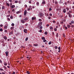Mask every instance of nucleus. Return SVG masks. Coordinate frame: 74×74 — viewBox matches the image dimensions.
Masks as SVG:
<instances>
[{"instance_id":"1","label":"nucleus","mask_w":74,"mask_h":74,"mask_svg":"<svg viewBox=\"0 0 74 74\" xmlns=\"http://www.w3.org/2000/svg\"><path fill=\"white\" fill-rule=\"evenodd\" d=\"M42 22H40L38 24V27H40L41 26V25H42Z\"/></svg>"},{"instance_id":"2","label":"nucleus","mask_w":74,"mask_h":74,"mask_svg":"<svg viewBox=\"0 0 74 74\" xmlns=\"http://www.w3.org/2000/svg\"><path fill=\"white\" fill-rule=\"evenodd\" d=\"M24 32L25 33H27V29H24Z\"/></svg>"},{"instance_id":"3","label":"nucleus","mask_w":74,"mask_h":74,"mask_svg":"<svg viewBox=\"0 0 74 74\" xmlns=\"http://www.w3.org/2000/svg\"><path fill=\"white\" fill-rule=\"evenodd\" d=\"M5 53L6 56H8V51H7L5 52Z\"/></svg>"},{"instance_id":"4","label":"nucleus","mask_w":74,"mask_h":74,"mask_svg":"<svg viewBox=\"0 0 74 74\" xmlns=\"http://www.w3.org/2000/svg\"><path fill=\"white\" fill-rule=\"evenodd\" d=\"M26 14H27V10H25L24 11V15H26Z\"/></svg>"},{"instance_id":"5","label":"nucleus","mask_w":74,"mask_h":74,"mask_svg":"<svg viewBox=\"0 0 74 74\" xmlns=\"http://www.w3.org/2000/svg\"><path fill=\"white\" fill-rule=\"evenodd\" d=\"M31 7H32V6L30 5L29 7V8L27 9L28 11H30L31 10Z\"/></svg>"},{"instance_id":"6","label":"nucleus","mask_w":74,"mask_h":74,"mask_svg":"<svg viewBox=\"0 0 74 74\" xmlns=\"http://www.w3.org/2000/svg\"><path fill=\"white\" fill-rule=\"evenodd\" d=\"M21 22L22 23H25V21H24V20L22 19L21 21Z\"/></svg>"},{"instance_id":"7","label":"nucleus","mask_w":74,"mask_h":74,"mask_svg":"<svg viewBox=\"0 0 74 74\" xmlns=\"http://www.w3.org/2000/svg\"><path fill=\"white\" fill-rule=\"evenodd\" d=\"M63 12H64V13H66V9H64L63 10Z\"/></svg>"},{"instance_id":"8","label":"nucleus","mask_w":74,"mask_h":74,"mask_svg":"<svg viewBox=\"0 0 74 74\" xmlns=\"http://www.w3.org/2000/svg\"><path fill=\"white\" fill-rule=\"evenodd\" d=\"M28 19H29V18L26 17L24 19V20L25 21H27Z\"/></svg>"},{"instance_id":"9","label":"nucleus","mask_w":74,"mask_h":74,"mask_svg":"<svg viewBox=\"0 0 74 74\" xmlns=\"http://www.w3.org/2000/svg\"><path fill=\"white\" fill-rule=\"evenodd\" d=\"M40 16H41V17L42 16H43V14H42V13H40Z\"/></svg>"},{"instance_id":"10","label":"nucleus","mask_w":74,"mask_h":74,"mask_svg":"<svg viewBox=\"0 0 74 74\" xmlns=\"http://www.w3.org/2000/svg\"><path fill=\"white\" fill-rule=\"evenodd\" d=\"M21 11H18L16 12V14H18L19 13H21Z\"/></svg>"},{"instance_id":"11","label":"nucleus","mask_w":74,"mask_h":74,"mask_svg":"<svg viewBox=\"0 0 74 74\" xmlns=\"http://www.w3.org/2000/svg\"><path fill=\"white\" fill-rule=\"evenodd\" d=\"M15 5H12V8L11 9H12V8H15Z\"/></svg>"},{"instance_id":"12","label":"nucleus","mask_w":74,"mask_h":74,"mask_svg":"<svg viewBox=\"0 0 74 74\" xmlns=\"http://www.w3.org/2000/svg\"><path fill=\"white\" fill-rule=\"evenodd\" d=\"M41 39H42V40H45V37H42L41 38Z\"/></svg>"},{"instance_id":"13","label":"nucleus","mask_w":74,"mask_h":74,"mask_svg":"<svg viewBox=\"0 0 74 74\" xmlns=\"http://www.w3.org/2000/svg\"><path fill=\"white\" fill-rule=\"evenodd\" d=\"M5 6H2V10H4V9H5Z\"/></svg>"},{"instance_id":"14","label":"nucleus","mask_w":74,"mask_h":74,"mask_svg":"<svg viewBox=\"0 0 74 74\" xmlns=\"http://www.w3.org/2000/svg\"><path fill=\"white\" fill-rule=\"evenodd\" d=\"M4 38L5 40H7V37H6V36H4Z\"/></svg>"},{"instance_id":"15","label":"nucleus","mask_w":74,"mask_h":74,"mask_svg":"<svg viewBox=\"0 0 74 74\" xmlns=\"http://www.w3.org/2000/svg\"><path fill=\"white\" fill-rule=\"evenodd\" d=\"M13 33V31H12L11 32H10L9 34V35H11V34H12Z\"/></svg>"},{"instance_id":"16","label":"nucleus","mask_w":74,"mask_h":74,"mask_svg":"<svg viewBox=\"0 0 74 74\" xmlns=\"http://www.w3.org/2000/svg\"><path fill=\"white\" fill-rule=\"evenodd\" d=\"M4 65L5 66H7V62H4Z\"/></svg>"},{"instance_id":"17","label":"nucleus","mask_w":74,"mask_h":74,"mask_svg":"<svg viewBox=\"0 0 74 74\" xmlns=\"http://www.w3.org/2000/svg\"><path fill=\"white\" fill-rule=\"evenodd\" d=\"M50 30H53V27H50Z\"/></svg>"},{"instance_id":"18","label":"nucleus","mask_w":74,"mask_h":74,"mask_svg":"<svg viewBox=\"0 0 74 74\" xmlns=\"http://www.w3.org/2000/svg\"><path fill=\"white\" fill-rule=\"evenodd\" d=\"M56 36L57 37H59V34H58V33H57L56 34Z\"/></svg>"},{"instance_id":"19","label":"nucleus","mask_w":74,"mask_h":74,"mask_svg":"<svg viewBox=\"0 0 74 74\" xmlns=\"http://www.w3.org/2000/svg\"><path fill=\"white\" fill-rule=\"evenodd\" d=\"M67 27H68V28H70V27H71V26L69 25H67Z\"/></svg>"},{"instance_id":"20","label":"nucleus","mask_w":74,"mask_h":74,"mask_svg":"<svg viewBox=\"0 0 74 74\" xmlns=\"http://www.w3.org/2000/svg\"><path fill=\"white\" fill-rule=\"evenodd\" d=\"M27 74H30V72L29 71H27Z\"/></svg>"},{"instance_id":"21","label":"nucleus","mask_w":74,"mask_h":74,"mask_svg":"<svg viewBox=\"0 0 74 74\" xmlns=\"http://www.w3.org/2000/svg\"><path fill=\"white\" fill-rule=\"evenodd\" d=\"M34 46H35V47H37L38 46V45L34 44Z\"/></svg>"},{"instance_id":"22","label":"nucleus","mask_w":74,"mask_h":74,"mask_svg":"<svg viewBox=\"0 0 74 74\" xmlns=\"http://www.w3.org/2000/svg\"><path fill=\"white\" fill-rule=\"evenodd\" d=\"M6 5L8 6V7H10V4H9V3H6Z\"/></svg>"},{"instance_id":"23","label":"nucleus","mask_w":74,"mask_h":74,"mask_svg":"<svg viewBox=\"0 0 74 74\" xmlns=\"http://www.w3.org/2000/svg\"><path fill=\"white\" fill-rule=\"evenodd\" d=\"M14 29V27H11L10 28V29L11 30H12V29Z\"/></svg>"},{"instance_id":"24","label":"nucleus","mask_w":74,"mask_h":74,"mask_svg":"<svg viewBox=\"0 0 74 74\" xmlns=\"http://www.w3.org/2000/svg\"><path fill=\"white\" fill-rule=\"evenodd\" d=\"M58 50H60L61 49V48H60V47H58Z\"/></svg>"},{"instance_id":"25","label":"nucleus","mask_w":74,"mask_h":74,"mask_svg":"<svg viewBox=\"0 0 74 74\" xmlns=\"http://www.w3.org/2000/svg\"><path fill=\"white\" fill-rule=\"evenodd\" d=\"M20 28H21V29H23L24 27L22 26H20Z\"/></svg>"},{"instance_id":"26","label":"nucleus","mask_w":74,"mask_h":74,"mask_svg":"<svg viewBox=\"0 0 74 74\" xmlns=\"http://www.w3.org/2000/svg\"><path fill=\"white\" fill-rule=\"evenodd\" d=\"M3 68L5 69H7V67L5 66H3Z\"/></svg>"},{"instance_id":"27","label":"nucleus","mask_w":74,"mask_h":74,"mask_svg":"<svg viewBox=\"0 0 74 74\" xmlns=\"http://www.w3.org/2000/svg\"><path fill=\"white\" fill-rule=\"evenodd\" d=\"M42 29V27L41 26L40 27V30H41V29Z\"/></svg>"},{"instance_id":"28","label":"nucleus","mask_w":74,"mask_h":74,"mask_svg":"<svg viewBox=\"0 0 74 74\" xmlns=\"http://www.w3.org/2000/svg\"><path fill=\"white\" fill-rule=\"evenodd\" d=\"M0 70L1 71H4V69L1 68H0Z\"/></svg>"},{"instance_id":"29","label":"nucleus","mask_w":74,"mask_h":74,"mask_svg":"<svg viewBox=\"0 0 74 74\" xmlns=\"http://www.w3.org/2000/svg\"><path fill=\"white\" fill-rule=\"evenodd\" d=\"M45 1H43L42 2V3L43 4H45Z\"/></svg>"},{"instance_id":"30","label":"nucleus","mask_w":74,"mask_h":74,"mask_svg":"<svg viewBox=\"0 0 74 74\" xmlns=\"http://www.w3.org/2000/svg\"><path fill=\"white\" fill-rule=\"evenodd\" d=\"M58 46H55V49H58Z\"/></svg>"},{"instance_id":"31","label":"nucleus","mask_w":74,"mask_h":74,"mask_svg":"<svg viewBox=\"0 0 74 74\" xmlns=\"http://www.w3.org/2000/svg\"><path fill=\"white\" fill-rule=\"evenodd\" d=\"M55 4H58V2L57 1H55Z\"/></svg>"},{"instance_id":"32","label":"nucleus","mask_w":74,"mask_h":74,"mask_svg":"<svg viewBox=\"0 0 74 74\" xmlns=\"http://www.w3.org/2000/svg\"><path fill=\"white\" fill-rule=\"evenodd\" d=\"M35 18V17H32V20H34Z\"/></svg>"},{"instance_id":"33","label":"nucleus","mask_w":74,"mask_h":74,"mask_svg":"<svg viewBox=\"0 0 74 74\" xmlns=\"http://www.w3.org/2000/svg\"><path fill=\"white\" fill-rule=\"evenodd\" d=\"M30 57H27V59H30Z\"/></svg>"},{"instance_id":"34","label":"nucleus","mask_w":74,"mask_h":74,"mask_svg":"<svg viewBox=\"0 0 74 74\" xmlns=\"http://www.w3.org/2000/svg\"><path fill=\"white\" fill-rule=\"evenodd\" d=\"M28 40V38H26L25 39V41H27V40Z\"/></svg>"},{"instance_id":"35","label":"nucleus","mask_w":74,"mask_h":74,"mask_svg":"<svg viewBox=\"0 0 74 74\" xmlns=\"http://www.w3.org/2000/svg\"><path fill=\"white\" fill-rule=\"evenodd\" d=\"M43 41L44 42H46V41H47V40H46L45 39L44 40H43Z\"/></svg>"},{"instance_id":"36","label":"nucleus","mask_w":74,"mask_h":74,"mask_svg":"<svg viewBox=\"0 0 74 74\" xmlns=\"http://www.w3.org/2000/svg\"><path fill=\"white\" fill-rule=\"evenodd\" d=\"M4 28H5V29H7V26H4Z\"/></svg>"},{"instance_id":"37","label":"nucleus","mask_w":74,"mask_h":74,"mask_svg":"<svg viewBox=\"0 0 74 74\" xmlns=\"http://www.w3.org/2000/svg\"><path fill=\"white\" fill-rule=\"evenodd\" d=\"M24 6L25 8H27V5L26 4H25L24 5Z\"/></svg>"},{"instance_id":"38","label":"nucleus","mask_w":74,"mask_h":74,"mask_svg":"<svg viewBox=\"0 0 74 74\" xmlns=\"http://www.w3.org/2000/svg\"><path fill=\"white\" fill-rule=\"evenodd\" d=\"M36 4L37 5H39V2H37L36 3Z\"/></svg>"},{"instance_id":"39","label":"nucleus","mask_w":74,"mask_h":74,"mask_svg":"<svg viewBox=\"0 0 74 74\" xmlns=\"http://www.w3.org/2000/svg\"><path fill=\"white\" fill-rule=\"evenodd\" d=\"M66 9L67 10V11H68V10H69V8L68 7H67Z\"/></svg>"},{"instance_id":"40","label":"nucleus","mask_w":74,"mask_h":74,"mask_svg":"<svg viewBox=\"0 0 74 74\" xmlns=\"http://www.w3.org/2000/svg\"><path fill=\"white\" fill-rule=\"evenodd\" d=\"M18 1H15V3H18Z\"/></svg>"},{"instance_id":"41","label":"nucleus","mask_w":74,"mask_h":74,"mask_svg":"<svg viewBox=\"0 0 74 74\" xmlns=\"http://www.w3.org/2000/svg\"><path fill=\"white\" fill-rule=\"evenodd\" d=\"M3 63L2 61L0 59V63Z\"/></svg>"},{"instance_id":"42","label":"nucleus","mask_w":74,"mask_h":74,"mask_svg":"<svg viewBox=\"0 0 74 74\" xmlns=\"http://www.w3.org/2000/svg\"><path fill=\"white\" fill-rule=\"evenodd\" d=\"M54 31L55 32L57 31V29H56V28H55L54 29Z\"/></svg>"},{"instance_id":"43","label":"nucleus","mask_w":74,"mask_h":74,"mask_svg":"<svg viewBox=\"0 0 74 74\" xmlns=\"http://www.w3.org/2000/svg\"><path fill=\"white\" fill-rule=\"evenodd\" d=\"M2 46H3V47H5V45L4 44H2Z\"/></svg>"},{"instance_id":"44","label":"nucleus","mask_w":74,"mask_h":74,"mask_svg":"<svg viewBox=\"0 0 74 74\" xmlns=\"http://www.w3.org/2000/svg\"><path fill=\"white\" fill-rule=\"evenodd\" d=\"M0 31L1 32H2V31H3V29L2 28L0 29Z\"/></svg>"},{"instance_id":"45","label":"nucleus","mask_w":74,"mask_h":74,"mask_svg":"<svg viewBox=\"0 0 74 74\" xmlns=\"http://www.w3.org/2000/svg\"><path fill=\"white\" fill-rule=\"evenodd\" d=\"M11 25L12 26H14V24L13 23L11 24Z\"/></svg>"},{"instance_id":"46","label":"nucleus","mask_w":74,"mask_h":74,"mask_svg":"<svg viewBox=\"0 0 74 74\" xmlns=\"http://www.w3.org/2000/svg\"><path fill=\"white\" fill-rule=\"evenodd\" d=\"M10 18H11V19H12V18H13V16H10Z\"/></svg>"},{"instance_id":"47","label":"nucleus","mask_w":74,"mask_h":74,"mask_svg":"<svg viewBox=\"0 0 74 74\" xmlns=\"http://www.w3.org/2000/svg\"><path fill=\"white\" fill-rule=\"evenodd\" d=\"M45 34L46 35H47V34H48V33L47 32H45Z\"/></svg>"},{"instance_id":"48","label":"nucleus","mask_w":74,"mask_h":74,"mask_svg":"<svg viewBox=\"0 0 74 74\" xmlns=\"http://www.w3.org/2000/svg\"><path fill=\"white\" fill-rule=\"evenodd\" d=\"M51 44V41L49 43V45H50V44Z\"/></svg>"},{"instance_id":"49","label":"nucleus","mask_w":74,"mask_h":74,"mask_svg":"<svg viewBox=\"0 0 74 74\" xmlns=\"http://www.w3.org/2000/svg\"><path fill=\"white\" fill-rule=\"evenodd\" d=\"M53 36H54L55 35V33H54V32H53L52 34Z\"/></svg>"},{"instance_id":"50","label":"nucleus","mask_w":74,"mask_h":74,"mask_svg":"<svg viewBox=\"0 0 74 74\" xmlns=\"http://www.w3.org/2000/svg\"><path fill=\"white\" fill-rule=\"evenodd\" d=\"M39 32H40V33H41V32H42V30L40 29V30H39Z\"/></svg>"},{"instance_id":"51","label":"nucleus","mask_w":74,"mask_h":74,"mask_svg":"<svg viewBox=\"0 0 74 74\" xmlns=\"http://www.w3.org/2000/svg\"><path fill=\"white\" fill-rule=\"evenodd\" d=\"M52 10V9L51 8H49V11H51Z\"/></svg>"},{"instance_id":"52","label":"nucleus","mask_w":74,"mask_h":74,"mask_svg":"<svg viewBox=\"0 0 74 74\" xmlns=\"http://www.w3.org/2000/svg\"><path fill=\"white\" fill-rule=\"evenodd\" d=\"M10 11H8V14H10Z\"/></svg>"},{"instance_id":"53","label":"nucleus","mask_w":74,"mask_h":74,"mask_svg":"<svg viewBox=\"0 0 74 74\" xmlns=\"http://www.w3.org/2000/svg\"><path fill=\"white\" fill-rule=\"evenodd\" d=\"M4 32H5V33H7V30H5Z\"/></svg>"},{"instance_id":"54","label":"nucleus","mask_w":74,"mask_h":74,"mask_svg":"<svg viewBox=\"0 0 74 74\" xmlns=\"http://www.w3.org/2000/svg\"><path fill=\"white\" fill-rule=\"evenodd\" d=\"M51 17H50V16H49V17H48V19H51Z\"/></svg>"},{"instance_id":"55","label":"nucleus","mask_w":74,"mask_h":74,"mask_svg":"<svg viewBox=\"0 0 74 74\" xmlns=\"http://www.w3.org/2000/svg\"><path fill=\"white\" fill-rule=\"evenodd\" d=\"M71 23H74V21H71Z\"/></svg>"},{"instance_id":"56","label":"nucleus","mask_w":74,"mask_h":74,"mask_svg":"<svg viewBox=\"0 0 74 74\" xmlns=\"http://www.w3.org/2000/svg\"><path fill=\"white\" fill-rule=\"evenodd\" d=\"M63 36L64 37H65V34H63Z\"/></svg>"},{"instance_id":"57","label":"nucleus","mask_w":74,"mask_h":74,"mask_svg":"<svg viewBox=\"0 0 74 74\" xmlns=\"http://www.w3.org/2000/svg\"><path fill=\"white\" fill-rule=\"evenodd\" d=\"M13 44L14 45L16 44V42H15V41L14 42V43H13Z\"/></svg>"},{"instance_id":"58","label":"nucleus","mask_w":74,"mask_h":74,"mask_svg":"<svg viewBox=\"0 0 74 74\" xmlns=\"http://www.w3.org/2000/svg\"><path fill=\"white\" fill-rule=\"evenodd\" d=\"M49 26V24H47V25H46V26H47V27H48V26Z\"/></svg>"},{"instance_id":"59","label":"nucleus","mask_w":74,"mask_h":74,"mask_svg":"<svg viewBox=\"0 0 74 74\" xmlns=\"http://www.w3.org/2000/svg\"><path fill=\"white\" fill-rule=\"evenodd\" d=\"M65 29L66 30H67V27H65Z\"/></svg>"},{"instance_id":"60","label":"nucleus","mask_w":74,"mask_h":74,"mask_svg":"<svg viewBox=\"0 0 74 74\" xmlns=\"http://www.w3.org/2000/svg\"><path fill=\"white\" fill-rule=\"evenodd\" d=\"M71 27H74V25H72L71 26Z\"/></svg>"},{"instance_id":"61","label":"nucleus","mask_w":74,"mask_h":74,"mask_svg":"<svg viewBox=\"0 0 74 74\" xmlns=\"http://www.w3.org/2000/svg\"><path fill=\"white\" fill-rule=\"evenodd\" d=\"M7 19L8 20V21H10V19L9 18H8Z\"/></svg>"},{"instance_id":"62","label":"nucleus","mask_w":74,"mask_h":74,"mask_svg":"<svg viewBox=\"0 0 74 74\" xmlns=\"http://www.w3.org/2000/svg\"><path fill=\"white\" fill-rule=\"evenodd\" d=\"M13 74H15V72L14 71L13 72Z\"/></svg>"},{"instance_id":"63","label":"nucleus","mask_w":74,"mask_h":74,"mask_svg":"<svg viewBox=\"0 0 74 74\" xmlns=\"http://www.w3.org/2000/svg\"><path fill=\"white\" fill-rule=\"evenodd\" d=\"M67 14H68L69 15H70V13L68 12L67 13Z\"/></svg>"},{"instance_id":"64","label":"nucleus","mask_w":74,"mask_h":74,"mask_svg":"<svg viewBox=\"0 0 74 74\" xmlns=\"http://www.w3.org/2000/svg\"><path fill=\"white\" fill-rule=\"evenodd\" d=\"M12 12H14V11H15V10H14V9H13L12 10Z\"/></svg>"}]
</instances>
